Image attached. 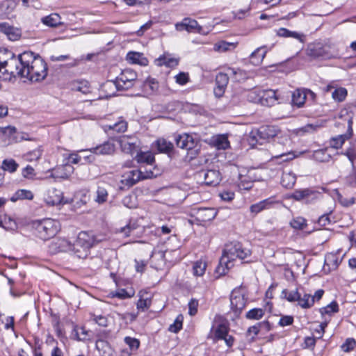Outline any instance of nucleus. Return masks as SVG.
I'll list each match as a JSON object with an SVG mask.
<instances>
[{
    "label": "nucleus",
    "mask_w": 356,
    "mask_h": 356,
    "mask_svg": "<svg viewBox=\"0 0 356 356\" xmlns=\"http://www.w3.org/2000/svg\"><path fill=\"white\" fill-rule=\"evenodd\" d=\"M47 70L45 61L32 51H24L17 57L10 54L8 58L0 55V79L4 81L17 76L31 81H40L47 76Z\"/></svg>",
    "instance_id": "nucleus-1"
},
{
    "label": "nucleus",
    "mask_w": 356,
    "mask_h": 356,
    "mask_svg": "<svg viewBox=\"0 0 356 356\" xmlns=\"http://www.w3.org/2000/svg\"><path fill=\"white\" fill-rule=\"evenodd\" d=\"M246 97L250 102L264 106H273L284 102L289 97V92L256 87L246 91Z\"/></svg>",
    "instance_id": "nucleus-2"
},
{
    "label": "nucleus",
    "mask_w": 356,
    "mask_h": 356,
    "mask_svg": "<svg viewBox=\"0 0 356 356\" xmlns=\"http://www.w3.org/2000/svg\"><path fill=\"white\" fill-rule=\"evenodd\" d=\"M305 54L312 59L331 60L340 57L339 47L329 39L315 40L309 43Z\"/></svg>",
    "instance_id": "nucleus-3"
},
{
    "label": "nucleus",
    "mask_w": 356,
    "mask_h": 356,
    "mask_svg": "<svg viewBox=\"0 0 356 356\" xmlns=\"http://www.w3.org/2000/svg\"><path fill=\"white\" fill-rule=\"evenodd\" d=\"M244 257L245 252L241 243L234 242L226 244L216 272L220 275H225L227 270L234 266V261L239 259L241 263L243 264Z\"/></svg>",
    "instance_id": "nucleus-4"
},
{
    "label": "nucleus",
    "mask_w": 356,
    "mask_h": 356,
    "mask_svg": "<svg viewBox=\"0 0 356 356\" xmlns=\"http://www.w3.org/2000/svg\"><path fill=\"white\" fill-rule=\"evenodd\" d=\"M34 235L43 241L54 237L60 229V224L58 220L51 218H44L32 222Z\"/></svg>",
    "instance_id": "nucleus-5"
},
{
    "label": "nucleus",
    "mask_w": 356,
    "mask_h": 356,
    "mask_svg": "<svg viewBox=\"0 0 356 356\" xmlns=\"http://www.w3.org/2000/svg\"><path fill=\"white\" fill-rule=\"evenodd\" d=\"M277 134V129L274 126L265 125L258 129H252L248 136V142L252 148L257 144L263 145L270 141Z\"/></svg>",
    "instance_id": "nucleus-6"
},
{
    "label": "nucleus",
    "mask_w": 356,
    "mask_h": 356,
    "mask_svg": "<svg viewBox=\"0 0 356 356\" xmlns=\"http://www.w3.org/2000/svg\"><path fill=\"white\" fill-rule=\"evenodd\" d=\"M158 175L159 170H156V172H154L151 169H144L143 170L142 166H140L139 170H131L123 175L122 182L128 186H132L141 179H151Z\"/></svg>",
    "instance_id": "nucleus-7"
},
{
    "label": "nucleus",
    "mask_w": 356,
    "mask_h": 356,
    "mask_svg": "<svg viewBox=\"0 0 356 356\" xmlns=\"http://www.w3.org/2000/svg\"><path fill=\"white\" fill-rule=\"evenodd\" d=\"M231 308L236 317L239 316L245 308V289L242 286L232 291L230 296Z\"/></svg>",
    "instance_id": "nucleus-8"
},
{
    "label": "nucleus",
    "mask_w": 356,
    "mask_h": 356,
    "mask_svg": "<svg viewBox=\"0 0 356 356\" xmlns=\"http://www.w3.org/2000/svg\"><path fill=\"white\" fill-rule=\"evenodd\" d=\"M137 79V74L131 69L124 70L115 79L118 90H125L132 88Z\"/></svg>",
    "instance_id": "nucleus-9"
},
{
    "label": "nucleus",
    "mask_w": 356,
    "mask_h": 356,
    "mask_svg": "<svg viewBox=\"0 0 356 356\" xmlns=\"http://www.w3.org/2000/svg\"><path fill=\"white\" fill-rule=\"evenodd\" d=\"M211 331L213 333L215 339H222L227 336L228 325L226 319L222 316H216Z\"/></svg>",
    "instance_id": "nucleus-10"
},
{
    "label": "nucleus",
    "mask_w": 356,
    "mask_h": 356,
    "mask_svg": "<svg viewBox=\"0 0 356 356\" xmlns=\"http://www.w3.org/2000/svg\"><path fill=\"white\" fill-rule=\"evenodd\" d=\"M321 193L311 188L296 190L292 194V197L298 201H305L310 203L321 197Z\"/></svg>",
    "instance_id": "nucleus-11"
},
{
    "label": "nucleus",
    "mask_w": 356,
    "mask_h": 356,
    "mask_svg": "<svg viewBox=\"0 0 356 356\" xmlns=\"http://www.w3.org/2000/svg\"><path fill=\"white\" fill-rule=\"evenodd\" d=\"M19 134L14 127H6L0 128V137L4 140L5 143H12L19 142L21 140H30L29 138L24 136V134H21L19 137Z\"/></svg>",
    "instance_id": "nucleus-12"
},
{
    "label": "nucleus",
    "mask_w": 356,
    "mask_h": 356,
    "mask_svg": "<svg viewBox=\"0 0 356 356\" xmlns=\"http://www.w3.org/2000/svg\"><path fill=\"white\" fill-rule=\"evenodd\" d=\"M324 91L331 92L332 97L336 102H343L347 95L348 91L346 88L338 86L337 84L332 81L324 88Z\"/></svg>",
    "instance_id": "nucleus-13"
},
{
    "label": "nucleus",
    "mask_w": 356,
    "mask_h": 356,
    "mask_svg": "<svg viewBox=\"0 0 356 356\" xmlns=\"http://www.w3.org/2000/svg\"><path fill=\"white\" fill-rule=\"evenodd\" d=\"M72 250V244L65 238H57L49 245V252L55 254L60 252H70Z\"/></svg>",
    "instance_id": "nucleus-14"
},
{
    "label": "nucleus",
    "mask_w": 356,
    "mask_h": 356,
    "mask_svg": "<svg viewBox=\"0 0 356 356\" xmlns=\"http://www.w3.org/2000/svg\"><path fill=\"white\" fill-rule=\"evenodd\" d=\"M135 159L138 163L141 165L140 166H142V168H145V169H147L145 167L148 166V169H151L154 172L156 170V168L154 167L155 158L152 152L149 151H140L137 153L136 156H135Z\"/></svg>",
    "instance_id": "nucleus-15"
},
{
    "label": "nucleus",
    "mask_w": 356,
    "mask_h": 356,
    "mask_svg": "<svg viewBox=\"0 0 356 356\" xmlns=\"http://www.w3.org/2000/svg\"><path fill=\"white\" fill-rule=\"evenodd\" d=\"M118 142L122 151L126 154H133L138 147V140L133 136H123Z\"/></svg>",
    "instance_id": "nucleus-16"
},
{
    "label": "nucleus",
    "mask_w": 356,
    "mask_h": 356,
    "mask_svg": "<svg viewBox=\"0 0 356 356\" xmlns=\"http://www.w3.org/2000/svg\"><path fill=\"white\" fill-rule=\"evenodd\" d=\"M176 143L177 147L181 149L192 150L196 147L197 140H195L193 136L188 134H184L179 135L176 138Z\"/></svg>",
    "instance_id": "nucleus-17"
},
{
    "label": "nucleus",
    "mask_w": 356,
    "mask_h": 356,
    "mask_svg": "<svg viewBox=\"0 0 356 356\" xmlns=\"http://www.w3.org/2000/svg\"><path fill=\"white\" fill-rule=\"evenodd\" d=\"M229 82V77L227 74L219 72L216 76V87L213 92L216 97H221L225 91Z\"/></svg>",
    "instance_id": "nucleus-18"
},
{
    "label": "nucleus",
    "mask_w": 356,
    "mask_h": 356,
    "mask_svg": "<svg viewBox=\"0 0 356 356\" xmlns=\"http://www.w3.org/2000/svg\"><path fill=\"white\" fill-rule=\"evenodd\" d=\"M44 201L49 205L54 206L63 202V195L61 191L52 188L49 189L44 195Z\"/></svg>",
    "instance_id": "nucleus-19"
},
{
    "label": "nucleus",
    "mask_w": 356,
    "mask_h": 356,
    "mask_svg": "<svg viewBox=\"0 0 356 356\" xmlns=\"http://www.w3.org/2000/svg\"><path fill=\"white\" fill-rule=\"evenodd\" d=\"M127 129V122L122 118H120L118 122L112 124H106L104 126V130L108 135L115 133H124Z\"/></svg>",
    "instance_id": "nucleus-20"
},
{
    "label": "nucleus",
    "mask_w": 356,
    "mask_h": 356,
    "mask_svg": "<svg viewBox=\"0 0 356 356\" xmlns=\"http://www.w3.org/2000/svg\"><path fill=\"white\" fill-rule=\"evenodd\" d=\"M95 243L96 240L92 235H90L87 232H82L79 234L75 243H76L77 248H84L90 250Z\"/></svg>",
    "instance_id": "nucleus-21"
},
{
    "label": "nucleus",
    "mask_w": 356,
    "mask_h": 356,
    "mask_svg": "<svg viewBox=\"0 0 356 356\" xmlns=\"http://www.w3.org/2000/svg\"><path fill=\"white\" fill-rule=\"evenodd\" d=\"M276 202H277L275 200L274 197H269L252 204L250 207V210L252 213L256 215L265 209H270Z\"/></svg>",
    "instance_id": "nucleus-22"
},
{
    "label": "nucleus",
    "mask_w": 356,
    "mask_h": 356,
    "mask_svg": "<svg viewBox=\"0 0 356 356\" xmlns=\"http://www.w3.org/2000/svg\"><path fill=\"white\" fill-rule=\"evenodd\" d=\"M115 145L111 142H105L95 147L89 149L91 153L99 155H109L115 152Z\"/></svg>",
    "instance_id": "nucleus-23"
},
{
    "label": "nucleus",
    "mask_w": 356,
    "mask_h": 356,
    "mask_svg": "<svg viewBox=\"0 0 356 356\" xmlns=\"http://www.w3.org/2000/svg\"><path fill=\"white\" fill-rule=\"evenodd\" d=\"M198 27V23L196 20L191 18H184L181 22L175 24L176 30L178 31H187L192 32L195 31Z\"/></svg>",
    "instance_id": "nucleus-24"
},
{
    "label": "nucleus",
    "mask_w": 356,
    "mask_h": 356,
    "mask_svg": "<svg viewBox=\"0 0 356 356\" xmlns=\"http://www.w3.org/2000/svg\"><path fill=\"white\" fill-rule=\"evenodd\" d=\"M276 33L279 37L292 38L298 40L301 43H304L305 42V35L302 33L290 31L283 27L277 29Z\"/></svg>",
    "instance_id": "nucleus-25"
},
{
    "label": "nucleus",
    "mask_w": 356,
    "mask_h": 356,
    "mask_svg": "<svg viewBox=\"0 0 356 356\" xmlns=\"http://www.w3.org/2000/svg\"><path fill=\"white\" fill-rule=\"evenodd\" d=\"M204 184L207 186H217L220 181V172L215 170H209L203 172Z\"/></svg>",
    "instance_id": "nucleus-26"
},
{
    "label": "nucleus",
    "mask_w": 356,
    "mask_h": 356,
    "mask_svg": "<svg viewBox=\"0 0 356 356\" xmlns=\"http://www.w3.org/2000/svg\"><path fill=\"white\" fill-rule=\"evenodd\" d=\"M351 135L352 134L350 132L332 137L328 142L329 147L334 149H341L345 142L350 138Z\"/></svg>",
    "instance_id": "nucleus-27"
},
{
    "label": "nucleus",
    "mask_w": 356,
    "mask_h": 356,
    "mask_svg": "<svg viewBox=\"0 0 356 356\" xmlns=\"http://www.w3.org/2000/svg\"><path fill=\"white\" fill-rule=\"evenodd\" d=\"M127 60L133 64H138L142 66L148 65V60L142 53L131 51L127 55Z\"/></svg>",
    "instance_id": "nucleus-28"
},
{
    "label": "nucleus",
    "mask_w": 356,
    "mask_h": 356,
    "mask_svg": "<svg viewBox=\"0 0 356 356\" xmlns=\"http://www.w3.org/2000/svg\"><path fill=\"white\" fill-rule=\"evenodd\" d=\"M211 145L218 149H226L229 145V142L226 136L217 135L211 138Z\"/></svg>",
    "instance_id": "nucleus-29"
},
{
    "label": "nucleus",
    "mask_w": 356,
    "mask_h": 356,
    "mask_svg": "<svg viewBox=\"0 0 356 356\" xmlns=\"http://www.w3.org/2000/svg\"><path fill=\"white\" fill-rule=\"evenodd\" d=\"M266 54V51L264 47L257 48L254 51L250 56V63L254 66L259 65L264 58Z\"/></svg>",
    "instance_id": "nucleus-30"
},
{
    "label": "nucleus",
    "mask_w": 356,
    "mask_h": 356,
    "mask_svg": "<svg viewBox=\"0 0 356 356\" xmlns=\"http://www.w3.org/2000/svg\"><path fill=\"white\" fill-rule=\"evenodd\" d=\"M72 166L66 163L65 165L59 166L54 169L52 176L56 178L60 177L62 179H67L69 175L72 172Z\"/></svg>",
    "instance_id": "nucleus-31"
},
{
    "label": "nucleus",
    "mask_w": 356,
    "mask_h": 356,
    "mask_svg": "<svg viewBox=\"0 0 356 356\" xmlns=\"http://www.w3.org/2000/svg\"><path fill=\"white\" fill-rule=\"evenodd\" d=\"M72 90L88 94L90 92L89 83L86 80L74 81L71 83Z\"/></svg>",
    "instance_id": "nucleus-32"
},
{
    "label": "nucleus",
    "mask_w": 356,
    "mask_h": 356,
    "mask_svg": "<svg viewBox=\"0 0 356 356\" xmlns=\"http://www.w3.org/2000/svg\"><path fill=\"white\" fill-rule=\"evenodd\" d=\"M292 104L297 107H302L306 100L305 91L300 89L296 90L291 95Z\"/></svg>",
    "instance_id": "nucleus-33"
},
{
    "label": "nucleus",
    "mask_w": 356,
    "mask_h": 356,
    "mask_svg": "<svg viewBox=\"0 0 356 356\" xmlns=\"http://www.w3.org/2000/svg\"><path fill=\"white\" fill-rule=\"evenodd\" d=\"M296 181V176L291 171L284 172L282 175L281 184L286 188H292Z\"/></svg>",
    "instance_id": "nucleus-34"
},
{
    "label": "nucleus",
    "mask_w": 356,
    "mask_h": 356,
    "mask_svg": "<svg viewBox=\"0 0 356 356\" xmlns=\"http://www.w3.org/2000/svg\"><path fill=\"white\" fill-rule=\"evenodd\" d=\"M41 21L44 25L50 27H56L62 24L61 18L57 13H51L48 16L44 17Z\"/></svg>",
    "instance_id": "nucleus-35"
},
{
    "label": "nucleus",
    "mask_w": 356,
    "mask_h": 356,
    "mask_svg": "<svg viewBox=\"0 0 356 356\" xmlns=\"http://www.w3.org/2000/svg\"><path fill=\"white\" fill-rule=\"evenodd\" d=\"M33 198V193L29 190L20 189L17 191L12 196L11 200L16 202L19 200H32Z\"/></svg>",
    "instance_id": "nucleus-36"
},
{
    "label": "nucleus",
    "mask_w": 356,
    "mask_h": 356,
    "mask_svg": "<svg viewBox=\"0 0 356 356\" xmlns=\"http://www.w3.org/2000/svg\"><path fill=\"white\" fill-rule=\"evenodd\" d=\"M236 47V44L233 42H227L225 41H220L213 45V50L217 52H226L233 50Z\"/></svg>",
    "instance_id": "nucleus-37"
},
{
    "label": "nucleus",
    "mask_w": 356,
    "mask_h": 356,
    "mask_svg": "<svg viewBox=\"0 0 356 356\" xmlns=\"http://www.w3.org/2000/svg\"><path fill=\"white\" fill-rule=\"evenodd\" d=\"M108 196L107 189L102 186H98L96 191V197L95 201L99 204L105 203Z\"/></svg>",
    "instance_id": "nucleus-38"
},
{
    "label": "nucleus",
    "mask_w": 356,
    "mask_h": 356,
    "mask_svg": "<svg viewBox=\"0 0 356 356\" xmlns=\"http://www.w3.org/2000/svg\"><path fill=\"white\" fill-rule=\"evenodd\" d=\"M159 83L154 78H148L144 82L143 88L144 90L148 93H154L159 90Z\"/></svg>",
    "instance_id": "nucleus-39"
},
{
    "label": "nucleus",
    "mask_w": 356,
    "mask_h": 356,
    "mask_svg": "<svg viewBox=\"0 0 356 356\" xmlns=\"http://www.w3.org/2000/svg\"><path fill=\"white\" fill-rule=\"evenodd\" d=\"M102 89L107 93V96H113L118 90L116 80H108L102 85Z\"/></svg>",
    "instance_id": "nucleus-40"
},
{
    "label": "nucleus",
    "mask_w": 356,
    "mask_h": 356,
    "mask_svg": "<svg viewBox=\"0 0 356 356\" xmlns=\"http://www.w3.org/2000/svg\"><path fill=\"white\" fill-rule=\"evenodd\" d=\"M158 65H165L168 67H174L179 63V60L169 56H163L157 60Z\"/></svg>",
    "instance_id": "nucleus-41"
},
{
    "label": "nucleus",
    "mask_w": 356,
    "mask_h": 356,
    "mask_svg": "<svg viewBox=\"0 0 356 356\" xmlns=\"http://www.w3.org/2000/svg\"><path fill=\"white\" fill-rule=\"evenodd\" d=\"M207 268V263L202 260H198L193 263V273L195 276H202Z\"/></svg>",
    "instance_id": "nucleus-42"
},
{
    "label": "nucleus",
    "mask_w": 356,
    "mask_h": 356,
    "mask_svg": "<svg viewBox=\"0 0 356 356\" xmlns=\"http://www.w3.org/2000/svg\"><path fill=\"white\" fill-rule=\"evenodd\" d=\"M327 149H321L314 152V159L319 162H327L330 161L331 156L327 153Z\"/></svg>",
    "instance_id": "nucleus-43"
},
{
    "label": "nucleus",
    "mask_w": 356,
    "mask_h": 356,
    "mask_svg": "<svg viewBox=\"0 0 356 356\" xmlns=\"http://www.w3.org/2000/svg\"><path fill=\"white\" fill-rule=\"evenodd\" d=\"M198 215L202 221H209L215 218L216 212L213 209L204 208L199 211Z\"/></svg>",
    "instance_id": "nucleus-44"
},
{
    "label": "nucleus",
    "mask_w": 356,
    "mask_h": 356,
    "mask_svg": "<svg viewBox=\"0 0 356 356\" xmlns=\"http://www.w3.org/2000/svg\"><path fill=\"white\" fill-rule=\"evenodd\" d=\"M298 302V305L303 309L310 308L314 304V299L308 293H305L302 296L300 294V299Z\"/></svg>",
    "instance_id": "nucleus-45"
},
{
    "label": "nucleus",
    "mask_w": 356,
    "mask_h": 356,
    "mask_svg": "<svg viewBox=\"0 0 356 356\" xmlns=\"http://www.w3.org/2000/svg\"><path fill=\"white\" fill-rule=\"evenodd\" d=\"M42 153H43V149H42V147L40 146L38 148L29 152L25 155V159L28 161H31V162L39 160L41 158Z\"/></svg>",
    "instance_id": "nucleus-46"
},
{
    "label": "nucleus",
    "mask_w": 356,
    "mask_h": 356,
    "mask_svg": "<svg viewBox=\"0 0 356 356\" xmlns=\"http://www.w3.org/2000/svg\"><path fill=\"white\" fill-rule=\"evenodd\" d=\"M156 146L160 152H168L173 148V145L163 138L156 140Z\"/></svg>",
    "instance_id": "nucleus-47"
},
{
    "label": "nucleus",
    "mask_w": 356,
    "mask_h": 356,
    "mask_svg": "<svg viewBox=\"0 0 356 356\" xmlns=\"http://www.w3.org/2000/svg\"><path fill=\"white\" fill-rule=\"evenodd\" d=\"M339 311V305L337 302L333 301L326 307H322L320 309V313L323 316L325 314L331 315L334 313H336Z\"/></svg>",
    "instance_id": "nucleus-48"
},
{
    "label": "nucleus",
    "mask_w": 356,
    "mask_h": 356,
    "mask_svg": "<svg viewBox=\"0 0 356 356\" xmlns=\"http://www.w3.org/2000/svg\"><path fill=\"white\" fill-rule=\"evenodd\" d=\"M183 319L184 317L181 314L178 315L174 323L169 326L168 330L173 333L180 331L182 329Z\"/></svg>",
    "instance_id": "nucleus-49"
},
{
    "label": "nucleus",
    "mask_w": 356,
    "mask_h": 356,
    "mask_svg": "<svg viewBox=\"0 0 356 356\" xmlns=\"http://www.w3.org/2000/svg\"><path fill=\"white\" fill-rule=\"evenodd\" d=\"M282 294L289 302H293L298 301V299H300V293L297 289L294 291H288L284 289L282 291Z\"/></svg>",
    "instance_id": "nucleus-50"
},
{
    "label": "nucleus",
    "mask_w": 356,
    "mask_h": 356,
    "mask_svg": "<svg viewBox=\"0 0 356 356\" xmlns=\"http://www.w3.org/2000/svg\"><path fill=\"white\" fill-rule=\"evenodd\" d=\"M264 315V311L261 308H254L246 313V318L259 320Z\"/></svg>",
    "instance_id": "nucleus-51"
},
{
    "label": "nucleus",
    "mask_w": 356,
    "mask_h": 356,
    "mask_svg": "<svg viewBox=\"0 0 356 356\" xmlns=\"http://www.w3.org/2000/svg\"><path fill=\"white\" fill-rule=\"evenodd\" d=\"M71 251L73 252L75 257L79 259L86 258L88 256L90 252L89 250L84 248H77L76 243L72 244V250Z\"/></svg>",
    "instance_id": "nucleus-52"
},
{
    "label": "nucleus",
    "mask_w": 356,
    "mask_h": 356,
    "mask_svg": "<svg viewBox=\"0 0 356 356\" xmlns=\"http://www.w3.org/2000/svg\"><path fill=\"white\" fill-rule=\"evenodd\" d=\"M306 220L302 217L294 218L290 222L291 226L295 229H303L307 226Z\"/></svg>",
    "instance_id": "nucleus-53"
},
{
    "label": "nucleus",
    "mask_w": 356,
    "mask_h": 356,
    "mask_svg": "<svg viewBox=\"0 0 356 356\" xmlns=\"http://www.w3.org/2000/svg\"><path fill=\"white\" fill-rule=\"evenodd\" d=\"M332 213V211L321 215L317 221L318 225L320 227H325L327 225H330L332 222H334V218H331Z\"/></svg>",
    "instance_id": "nucleus-54"
},
{
    "label": "nucleus",
    "mask_w": 356,
    "mask_h": 356,
    "mask_svg": "<svg viewBox=\"0 0 356 356\" xmlns=\"http://www.w3.org/2000/svg\"><path fill=\"white\" fill-rule=\"evenodd\" d=\"M17 167L18 164L13 159H6L2 163V168L10 172H14L16 171Z\"/></svg>",
    "instance_id": "nucleus-55"
},
{
    "label": "nucleus",
    "mask_w": 356,
    "mask_h": 356,
    "mask_svg": "<svg viewBox=\"0 0 356 356\" xmlns=\"http://www.w3.org/2000/svg\"><path fill=\"white\" fill-rule=\"evenodd\" d=\"M175 82L180 86H184L190 81L188 73L184 72H181L175 75Z\"/></svg>",
    "instance_id": "nucleus-56"
},
{
    "label": "nucleus",
    "mask_w": 356,
    "mask_h": 356,
    "mask_svg": "<svg viewBox=\"0 0 356 356\" xmlns=\"http://www.w3.org/2000/svg\"><path fill=\"white\" fill-rule=\"evenodd\" d=\"M355 346L356 341L353 338H348L341 346V349L345 353H348L353 350Z\"/></svg>",
    "instance_id": "nucleus-57"
},
{
    "label": "nucleus",
    "mask_w": 356,
    "mask_h": 356,
    "mask_svg": "<svg viewBox=\"0 0 356 356\" xmlns=\"http://www.w3.org/2000/svg\"><path fill=\"white\" fill-rule=\"evenodd\" d=\"M325 263L328 266H332L334 268H337L339 266L340 261L338 260L336 254L329 253L325 256Z\"/></svg>",
    "instance_id": "nucleus-58"
},
{
    "label": "nucleus",
    "mask_w": 356,
    "mask_h": 356,
    "mask_svg": "<svg viewBox=\"0 0 356 356\" xmlns=\"http://www.w3.org/2000/svg\"><path fill=\"white\" fill-rule=\"evenodd\" d=\"M124 342L127 345L129 346L131 350H137L140 346L139 340L131 337H126L124 338Z\"/></svg>",
    "instance_id": "nucleus-59"
},
{
    "label": "nucleus",
    "mask_w": 356,
    "mask_h": 356,
    "mask_svg": "<svg viewBox=\"0 0 356 356\" xmlns=\"http://www.w3.org/2000/svg\"><path fill=\"white\" fill-rule=\"evenodd\" d=\"M136 228L135 224L129 223L126 226L121 227L118 232L122 233L124 237H128L131 236V232Z\"/></svg>",
    "instance_id": "nucleus-60"
},
{
    "label": "nucleus",
    "mask_w": 356,
    "mask_h": 356,
    "mask_svg": "<svg viewBox=\"0 0 356 356\" xmlns=\"http://www.w3.org/2000/svg\"><path fill=\"white\" fill-rule=\"evenodd\" d=\"M151 305V300L148 298H140L137 302V308L143 312L147 309Z\"/></svg>",
    "instance_id": "nucleus-61"
},
{
    "label": "nucleus",
    "mask_w": 356,
    "mask_h": 356,
    "mask_svg": "<svg viewBox=\"0 0 356 356\" xmlns=\"http://www.w3.org/2000/svg\"><path fill=\"white\" fill-rule=\"evenodd\" d=\"M293 317L292 316H283L280 318L278 325L281 327H285L292 325Z\"/></svg>",
    "instance_id": "nucleus-62"
},
{
    "label": "nucleus",
    "mask_w": 356,
    "mask_h": 356,
    "mask_svg": "<svg viewBox=\"0 0 356 356\" xmlns=\"http://www.w3.org/2000/svg\"><path fill=\"white\" fill-rule=\"evenodd\" d=\"M92 320L99 325L106 327L108 324L107 318L102 315H93Z\"/></svg>",
    "instance_id": "nucleus-63"
},
{
    "label": "nucleus",
    "mask_w": 356,
    "mask_h": 356,
    "mask_svg": "<svg viewBox=\"0 0 356 356\" xmlns=\"http://www.w3.org/2000/svg\"><path fill=\"white\" fill-rule=\"evenodd\" d=\"M342 154L347 156L348 160L350 161L352 166L354 167L355 161H356V153L355 152L354 149L349 148Z\"/></svg>",
    "instance_id": "nucleus-64"
}]
</instances>
